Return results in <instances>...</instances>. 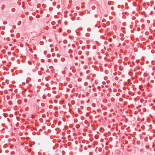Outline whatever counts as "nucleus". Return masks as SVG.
Instances as JSON below:
<instances>
[{
    "mask_svg": "<svg viewBox=\"0 0 155 155\" xmlns=\"http://www.w3.org/2000/svg\"><path fill=\"white\" fill-rule=\"evenodd\" d=\"M13 35L12 34H11L10 35V36H11V37H12V36H13Z\"/></svg>",
    "mask_w": 155,
    "mask_h": 155,
    "instance_id": "1",
    "label": "nucleus"
},
{
    "mask_svg": "<svg viewBox=\"0 0 155 155\" xmlns=\"http://www.w3.org/2000/svg\"><path fill=\"white\" fill-rule=\"evenodd\" d=\"M32 50V49L31 48H30L29 50L31 51V50Z\"/></svg>",
    "mask_w": 155,
    "mask_h": 155,
    "instance_id": "2",
    "label": "nucleus"
}]
</instances>
